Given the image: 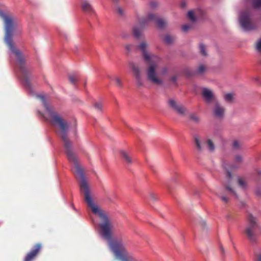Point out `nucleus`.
I'll list each match as a JSON object with an SVG mask.
<instances>
[{"instance_id": "1", "label": "nucleus", "mask_w": 261, "mask_h": 261, "mask_svg": "<svg viewBox=\"0 0 261 261\" xmlns=\"http://www.w3.org/2000/svg\"><path fill=\"white\" fill-rule=\"evenodd\" d=\"M72 165V172L77 179L81 181L80 184L81 191L84 192L85 201L92 213L97 215L100 220L99 224V233L100 235L109 242V247L116 257L122 261H129L128 252L125 247L127 241L121 238L117 240H112L114 228L113 222L109 218L107 213L100 208L98 205L95 202L90 196L88 186L85 180L83 169L79 165L78 161H69Z\"/></svg>"}, {"instance_id": "2", "label": "nucleus", "mask_w": 261, "mask_h": 261, "mask_svg": "<svg viewBox=\"0 0 261 261\" xmlns=\"http://www.w3.org/2000/svg\"><path fill=\"white\" fill-rule=\"evenodd\" d=\"M0 17L3 19L4 21L5 42L16 57L17 65L19 68L22 82L25 86L30 87V80L32 68L26 62L25 58L22 53L18 49L15 48L13 42V31L16 26L15 19L12 15L5 14L2 11H0Z\"/></svg>"}, {"instance_id": "3", "label": "nucleus", "mask_w": 261, "mask_h": 261, "mask_svg": "<svg viewBox=\"0 0 261 261\" xmlns=\"http://www.w3.org/2000/svg\"><path fill=\"white\" fill-rule=\"evenodd\" d=\"M147 44L145 41L142 42L138 46L142 51L145 62L148 64L146 71L147 79L153 84L162 85L163 84V81L158 77L156 71V69L158 67L161 59L158 56L149 53L147 50Z\"/></svg>"}, {"instance_id": "4", "label": "nucleus", "mask_w": 261, "mask_h": 261, "mask_svg": "<svg viewBox=\"0 0 261 261\" xmlns=\"http://www.w3.org/2000/svg\"><path fill=\"white\" fill-rule=\"evenodd\" d=\"M151 22H155L158 27L161 29L164 28L166 24L165 20L160 18L156 14L149 13L146 17L140 19L138 24L134 27L133 31L135 37L138 38L141 36L143 29Z\"/></svg>"}, {"instance_id": "5", "label": "nucleus", "mask_w": 261, "mask_h": 261, "mask_svg": "<svg viewBox=\"0 0 261 261\" xmlns=\"http://www.w3.org/2000/svg\"><path fill=\"white\" fill-rule=\"evenodd\" d=\"M247 222L248 225L245 230L247 238L251 243H256L257 238L255 230H258L261 233V227L257 222L256 218L254 217L252 214H249L248 216Z\"/></svg>"}, {"instance_id": "6", "label": "nucleus", "mask_w": 261, "mask_h": 261, "mask_svg": "<svg viewBox=\"0 0 261 261\" xmlns=\"http://www.w3.org/2000/svg\"><path fill=\"white\" fill-rule=\"evenodd\" d=\"M239 20L241 27L245 31H250L255 28V25L251 20L249 12L246 11L241 12Z\"/></svg>"}, {"instance_id": "7", "label": "nucleus", "mask_w": 261, "mask_h": 261, "mask_svg": "<svg viewBox=\"0 0 261 261\" xmlns=\"http://www.w3.org/2000/svg\"><path fill=\"white\" fill-rule=\"evenodd\" d=\"M167 105L170 109L181 116H184L187 112V109L173 98H169L167 100Z\"/></svg>"}, {"instance_id": "8", "label": "nucleus", "mask_w": 261, "mask_h": 261, "mask_svg": "<svg viewBox=\"0 0 261 261\" xmlns=\"http://www.w3.org/2000/svg\"><path fill=\"white\" fill-rule=\"evenodd\" d=\"M42 248V245L40 243H37L34 245L31 251L28 253L23 261H33L39 254Z\"/></svg>"}, {"instance_id": "9", "label": "nucleus", "mask_w": 261, "mask_h": 261, "mask_svg": "<svg viewBox=\"0 0 261 261\" xmlns=\"http://www.w3.org/2000/svg\"><path fill=\"white\" fill-rule=\"evenodd\" d=\"M227 173L226 175V181L223 182V186L225 188L226 191H228L232 193L237 198L238 195L233 189L231 188V181L232 179V174L231 171L229 169H226Z\"/></svg>"}, {"instance_id": "10", "label": "nucleus", "mask_w": 261, "mask_h": 261, "mask_svg": "<svg viewBox=\"0 0 261 261\" xmlns=\"http://www.w3.org/2000/svg\"><path fill=\"white\" fill-rule=\"evenodd\" d=\"M201 94L205 99V101L208 103L213 101L214 102L217 101L212 91L207 88H203Z\"/></svg>"}, {"instance_id": "11", "label": "nucleus", "mask_w": 261, "mask_h": 261, "mask_svg": "<svg viewBox=\"0 0 261 261\" xmlns=\"http://www.w3.org/2000/svg\"><path fill=\"white\" fill-rule=\"evenodd\" d=\"M130 66L134 72L137 84L139 86H142L143 84L142 81L141 72L139 66L135 65L134 63L130 64Z\"/></svg>"}, {"instance_id": "12", "label": "nucleus", "mask_w": 261, "mask_h": 261, "mask_svg": "<svg viewBox=\"0 0 261 261\" xmlns=\"http://www.w3.org/2000/svg\"><path fill=\"white\" fill-rule=\"evenodd\" d=\"M208 67L207 65L201 64L199 65L196 69L192 72L190 75L194 76L202 75L206 73Z\"/></svg>"}, {"instance_id": "13", "label": "nucleus", "mask_w": 261, "mask_h": 261, "mask_svg": "<svg viewBox=\"0 0 261 261\" xmlns=\"http://www.w3.org/2000/svg\"><path fill=\"white\" fill-rule=\"evenodd\" d=\"M225 109L221 106L218 101L215 102V108L214 109V114L215 117L221 118L223 117Z\"/></svg>"}, {"instance_id": "14", "label": "nucleus", "mask_w": 261, "mask_h": 261, "mask_svg": "<svg viewBox=\"0 0 261 261\" xmlns=\"http://www.w3.org/2000/svg\"><path fill=\"white\" fill-rule=\"evenodd\" d=\"M81 6L83 10L86 12L91 13L93 11L91 5L87 0H82Z\"/></svg>"}, {"instance_id": "15", "label": "nucleus", "mask_w": 261, "mask_h": 261, "mask_svg": "<svg viewBox=\"0 0 261 261\" xmlns=\"http://www.w3.org/2000/svg\"><path fill=\"white\" fill-rule=\"evenodd\" d=\"M216 195L225 204L229 201V198L224 192H218Z\"/></svg>"}, {"instance_id": "16", "label": "nucleus", "mask_w": 261, "mask_h": 261, "mask_svg": "<svg viewBox=\"0 0 261 261\" xmlns=\"http://www.w3.org/2000/svg\"><path fill=\"white\" fill-rule=\"evenodd\" d=\"M205 145L209 151L212 152L214 151L215 145L211 139H207L205 141Z\"/></svg>"}, {"instance_id": "17", "label": "nucleus", "mask_w": 261, "mask_h": 261, "mask_svg": "<svg viewBox=\"0 0 261 261\" xmlns=\"http://www.w3.org/2000/svg\"><path fill=\"white\" fill-rule=\"evenodd\" d=\"M120 153L123 160H124L127 163L129 164L132 162V158L126 152L121 151Z\"/></svg>"}, {"instance_id": "18", "label": "nucleus", "mask_w": 261, "mask_h": 261, "mask_svg": "<svg viewBox=\"0 0 261 261\" xmlns=\"http://www.w3.org/2000/svg\"><path fill=\"white\" fill-rule=\"evenodd\" d=\"M194 141L197 149L199 151L202 150L203 146L200 143L199 138L198 136H195L194 138Z\"/></svg>"}, {"instance_id": "19", "label": "nucleus", "mask_w": 261, "mask_h": 261, "mask_svg": "<svg viewBox=\"0 0 261 261\" xmlns=\"http://www.w3.org/2000/svg\"><path fill=\"white\" fill-rule=\"evenodd\" d=\"M199 51L201 55L203 56H207V53L206 51V46L203 43H200L199 46Z\"/></svg>"}, {"instance_id": "20", "label": "nucleus", "mask_w": 261, "mask_h": 261, "mask_svg": "<svg viewBox=\"0 0 261 261\" xmlns=\"http://www.w3.org/2000/svg\"><path fill=\"white\" fill-rule=\"evenodd\" d=\"M175 40V37L171 35H167L164 38V40L167 44L172 43Z\"/></svg>"}, {"instance_id": "21", "label": "nucleus", "mask_w": 261, "mask_h": 261, "mask_svg": "<svg viewBox=\"0 0 261 261\" xmlns=\"http://www.w3.org/2000/svg\"><path fill=\"white\" fill-rule=\"evenodd\" d=\"M94 106L95 109L99 112H102V105L101 101H96L94 103Z\"/></svg>"}, {"instance_id": "22", "label": "nucleus", "mask_w": 261, "mask_h": 261, "mask_svg": "<svg viewBox=\"0 0 261 261\" xmlns=\"http://www.w3.org/2000/svg\"><path fill=\"white\" fill-rule=\"evenodd\" d=\"M193 28V24H186L182 26V30L185 32H188L190 30Z\"/></svg>"}, {"instance_id": "23", "label": "nucleus", "mask_w": 261, "mask_h": 261, "mask_svg": "<svg viewBox=\"0 0 261 261\" xmlns=\"http://www.w3.org/2000/svg\"><path fill=\"white\" fill-rule=\"evenodd\" d=\"M238 182L239 186L243 188H245L246 186V181H245V180L243 178H242L241 177H239L238 178Z\"/></svg>"}, {"instance_id": "24", "label": "nucleus", "mask_w": 261, "mask_h": 261, "mask_svg": "<svg viewBox=\"0 0 261 261\" xmlns=\"http://www.w3.org/2000/svg\"><path fill=\"white\" fill-rule=\"evenodd\" d=\"M190 119L195 123H198L199 122V118L195 114H192L189 116Z\"/></svg>"}, {"instance_id": "25", "label": "nucleus", "mask_w": 261, "mask_h": 261, "mask_svg": "<svg viewBox=\"0 0 261 261\" xmlns=\"http://www.w3.org/2000/svg\"><path fill=\"white\" fill-rule=\"evenodd\" d=\"M254 261H261V251H256L254 253Z\"/></svg>"}, {"instance_id": "26", "label": "nucleus", "mask_w": 261, "mask_h": 261, "mask_svg": "<svg viewBox=\"0 0 261 261\" xmlns=\"http://www.w3.org/2000/svg\"><path fill=\"white\" fill-rule=\"evenodd\" d=\"M252 5L255 8L261 7V0H252Z\"/></svg>"}, {"instance_id": "27", "label": "nucleus", "mask_w": 261, "mask_h": 261, "mask_svg": "<svg viewBox=\"0 0 261 261\" xmlns=\"http://www.w3.org/2000/svg\"><path fill=\"white\" fill-rule=\"evenodd\" d=\"M189 18L193 22L196 20L194 12L192 11H189L188 13Z\"/></svg>"}, {"instance_id": "28", "label": "nucleus", "mask_w": 261, "mask_h": 261, "mask_svg": "<svg viewBox=\"0 0 261 261\" xmlns=\"http://www.w3.org/2000/svg\"><path fill=\"white\" fill-rule=\"evenodd\" d=\"M69 81L71 83V84H75V82L77 81V77L76 75H70L69 76Z\"/></svg>"}, {"instance_id": "29", "label": "nucleus", "mask_w": 261, "mask_h": 261, "mask_svg": "<svg viewBox=\"0 0 261 261\" xmlns=\"http://www.w3.org/2000/svg\"><path fill=\"white\" fill-rule=\"evenodd\" d=\"M224 99L227 102H231L233 99V95L231 93H228L225 95Z\"/></svg>"}, {"instance_id": "30", "label": "nucleus", "mask_w": 261, "mask_h": 261, "mask_svg": "<svg viewBox=\"0 0 261 261\" xmlns=\"http://www.w3.org/2000/svg\"><path fill=\"white\" fill-rule=\"evenodd\" d=\"M168 69L167 67H163L161 69L160 74L162 76L166 75L168 73Z\"/></svg>"}, {"instance_id": "31", "label": "nucleus", "mask_w": 261, "mask_h": 261, "mask_svg": "<svg viewBox=\"0 0 261 261\" xmlns=\"http://www.w3.org/2000/svg\"><path fill=\"white\" fill-rule=\"evenodd\" d=\"M256 50L261 53V38L257 42L256 44Z\"/></svg>"}, {"instance_id": "32", "label": "nucleus", "mask_w": 261, "mask_h": 261, "mask_svg": "<svg viewBox=\"0 0 261 261\" xmlns=\"http://www.w3.org/2000/svg\"><path fill=\"white\" fill-rule=\"evenodd\" d=\"M114 81L116 85L118 87H121L122 86V84L120 81V80L118 77H115Z\"/></svg>"}, {"instance_id": "33", "label": "nucleus", "mask_w": 261, "mask_h": 261, "mask_svg": "<svg viewBox=\"0 0 261 261\" xmlns=\"http://www.w3.org/2000/svg\"><path fill=\"white\" fill-rule=\"evenodd\" d=\"M240 147V144L238 141H234L233 143V147L234 149H239Z\"/></svg>"}, {"instance_id": "34", "label": "nucleus", "mask_w": 261, "mask_h": 261, "mask_svg": "<svg viewBox=\"0 0 261 261\" xmlns=\"http://www.w3.org/2000/svg\"><path fill=\"white\" fill-rule=\"evenodd\" d=\"M243 158L240 155H237L235 157V162L238 163H240L242 162Z\"/></svg>"}, {"instance_id": "35", "label": "nucleus", "mask_w": 261, "mask_h": 261, "mask_svg": "<svg viewBox=\"0 0 261 261\" xmlns=\"http://www.w3.org/2000/svg\"><path fill=\"white\" fill-rule=\"evenodd\" d=\"M116 11L118 13V14L121 15V16H122L124 14L123 10L120 7L117 8Z\"/></svg>"}, {"instance_id": "36", "label": "nucleus", "mask_w": 261, "mask_h": 261, "mask_svg": "<svg viewBox=\"0 0 261 261\" xmlns=\"http://www.w3.org/2000/svg\"><path fill=\"white\" fill-rule=\"evenodd\" d=\"M158 5V3L154 1H151L150 3V6L151 8H155Z\"/></svg>"}, {"instance_id": "37", "label": "nucleus", "mask_w": 261, "mask_h": 261, "mask_svg": "<svg viewBox=\"0 0 261 261\" xmlns=\"http://www.w3.org/2000/svg\"><path fill=\"white\" fill-rule=\"evenodd\" d=\"M150 198L153 200V201H154L156 199H157V197L156 196L155 194H153V193H151L150 194Z\"/></svg>"}, {"instance_id": "38", "label": "nucleus", "mask_w": 261, "mask_h": 261, "mask_svg": "<svg viewBox=\"0 0 261 261\" xmlns=\"http://www.w3.org/2000/svg\"><path fill=\"white\" fill-rule=\"evenodd\" d=\"M125 47L127 51H130L132 48V45L130 44H126Z\"/></svg>"}, {"instance_id": "39", "label": "nucleus", "mask_w": 261, "mask_h": 261, "mask_svg": "<svg viewBox=\"0 0 261 261\" xmlns=\"http://www.w3.org/2000/svg\"><path fill=\"white\" fill-rule=\"evenodd\" d=\"M186 2L185 1H182L180 3V7L182 8L186 7Z\"/></svg>"}, {"instance_id": "40", "label": "nucleus", "mask_w": 261, "mask_h": 261, "mask_svg": "<svg viewBox=\"0 0 261 261\" xmlns=\"http://www.w3.org/2000/svg\"><path fill=\"white\" fill-rule=\"evenodd\" d=\"M171 81L172 82H173V83H176V77L175 76H172L171 78Z\"/></svg>"}, {"instance_id": "41", "label": "nucleus", "mask_w": 261, "mask_h": 261, "mask_svg": "<svg viewBox=\"0 0 261 261\" xmlns=\"http://www.w3.org/2000/svg\"><path fill=\"white\" fill-rule=\"evenodd\" d=\"M238 168V166H236V165H234V166H232L231 167V168H232V169H237V168Z\"/></svg>"}, {"instance_id": "42", "label": "nucleus", "mask_w": 261, "mask_h": 261, "mask_svg": "<svg viewBox=\"0 0 261 261\" xmlns=\"http://www.w3.org/2000/svg\"><path fill=\"white\" fill-rule=\"evenodd\" d=\"M258 173L259 174H261V171H258Z\"/></svg>"}]
</instances>
